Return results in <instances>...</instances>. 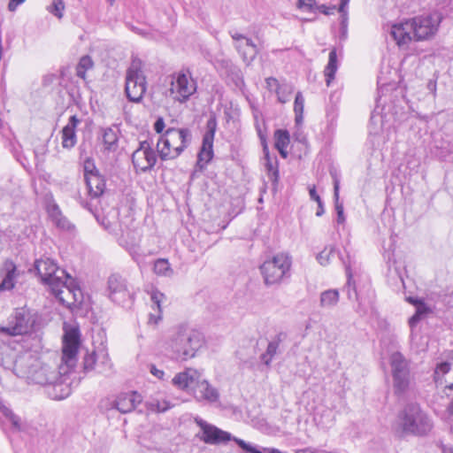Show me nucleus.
I'll return each instance as SVG.
<instances>
[{
  "instance_id": "nucleus-1",
  "label": "nucleus",
  "mask_w": 453,
  "mask_h": 453,
  "mask_svg": "<svg viewBox=\"0 0 453 453\" xmlns=\"http://www.w3.org/2000/svg\"><path fill=\"white\" fill-rule=\"evenodd\" d=\"M0 365L5 369H12L18 377L24 378L28 382L40 385L54 384L55 389L62 386L55 384L59 379L58 372L31 353L26 352L14 358V352L4 347L1 351Z\"/></svg>"
},
{
  "instance_id": "nucleus-2",
  "label": "nucleus",
  "mask_w": 453,
  "mask_h": 453,
  "mask_svg": "<svg viewBox=\"0 0 453 453\" xmlns=\"http://www.w3.org/2000/svg\"><path fill=\"white\" fill-rule=\"evenodd\" d=\"M441 22L439 14L418 16L391 26L390 35L398 46L407 45L412 40L425 41L437 32Z\"/></svg>"
},
{
  "instance_id": "nucleus-3",
  "label": "nucleus",
  "mask_w": 453,
  "mask_h": 453,
  "mask_svg": "<svg viewBox=\"0 0 453 453\" xmlns=\"http://www.w3.org/2000/svg\"><path fill=\"white\" fill-rule=\"evenodd\" d=\"M203 344L204 337L201 332L180 325L170 336L166 350L172 359L182 362L195 357Z\"/></svg>"
},
{
  "instance_id": "nucleus-4",
  "label": "nucleus",
  "mask_w": 453,
  "mask_h": 453,
  "mask_svg": "<svg viewBox=\"0 0 453 453\" xmlns=\"http://www.w3.org/2000/svg\"><path fill=\"white\" fill-rule=\"evenodd\" d=\"M173 384L180 389L192 393L198 402L213 403L219 397L218 390L202 378L200 372L193 368H187L177 373L173 379Z\"/></svg>"
},
{
  "instance_id": "nucleus-5",
  "label": "nucleus",
  "mask_w": 453,
  "mask_h": 453,
  "mask_svg": "<svg viewBox=\"0 0 453 453\" xmlns=\"http://www.w3.org/2000/svg\"><path fill=\"white\" fill-rule=\"evenodd\" d=\"M397 426L403 434L424 435L432 430L433 423L419 405L411 403L399 412Z\"/></svg>"
},
{
  "instance_id": "nucleus-6",
  "label": "nucleus",
  "mask_w": 453,
  "mask_h": 453,
  "mask_svg": "<svg viewBox=\"0 0 453 453\" xmlns=\"http://www.w3.org/2000/svg\"><path fill=\"white\" fill-rule=\"evenodd\" d=\"M195 422L200 427L202 432V434L199 436L200 439L207 444L218 445L234 440L237 445L246 452L262 453L260 450L257 449L243 440L233 437L230 433L224 431L214 425L209 424L201 418H196Z\"/></svg>"
},
{
  "instance_id": "nucleus-7",
  "label": "nucleus",
  "mask_w": 453,
  "mask_h": 453,
  "mask_svg": "<svg viewBox=\"0 0 453 453\" xmlns=\"http://www.w3.org/2000/svg\"><path fill=\"white\" fill-rule=\"evenodd\" d=\"M39 316L35 311L24 306L15 309L9 318L8 324L0 327V332L12 335H23L35 330Z\"/></svg>"
},
{
  "instance_id": "nucleus-8",
  "label": "nucleus",
  "mask_w": 453,
  "mask_h": 453,
  "mask_svg": "<svg viewBox=\"0 0 453 453\" xmlns=\"http://www.w3.org/2000/svg\"><path fill=\"white\" fill-rule=\"evenodd\" d=\"M291 257L287 253H278L263 263L260 271L266 286L280 284L289 276Z\"/></svg>"
},
{
  "instance_id": "nucleus-9",
  "label": "nucleus",
  "mask_w": 453,
  "mask_h": 453,
  "mask_svg": "<svg viewBox=\"0 0 453 453\" xmlns=\"http://www.w3.org/2000/svg\"><path fill=\"white\" fill-rule=\"evenodd\" d=\"M147 88L146 77L142 71V62L138 58L132 59L127 70L125 91L127 98L134 103L140 102Z\"/></svg>"
},
{
  "instance_id": "nucleus-10",
  "label": "nucleus",
  "mask_w": 453,
  "mask_h": 453,
  "mask_svg": "<svg viewBox=\"0 0 453 453\" xmlns=\"http://www.w3.org/2000/svg\"><path fill=\"white\" fill-rule=\"evenodd\" d=\"M196 91V82L188 72L180 71L171 77L170 96L180 103L187 102Z\"/></svg>"
},
{
  "instance_id": "nucleus-11",
  "label": "nucleus",
  "mask_w": 453,
  "mask_h": 453,
  "mask_svg": "<svg viewBox=\"0 0 453 453\" xmlns=\"http://www.w3.org/2000/svg\"><path fill=\"white\" fill-rule=\"evenodd\" d=\"M34 266L41 280L47 284L50 289L55 290L56 287L61 284V280L68 278V273L49 257L36 259Z\"/></svg>"
},
{
  "instance_id": "nucleus-12",
  "label": "nucleus",
  "mask_w": 453,
  "mask_h": 453,
  "mask_svg": "<svg viewBox=\"0 0 453 453\" xmlns=\"http://www.w3.org/2000/svg\"><path fill=\"white\" fill-rule=\"evenodd\" d=\"M393 376V388L395 395L404 394L410 386V371L407 360L400 352H394L390 357Z\"/></svg>"
},
{
  "instance_id": "nucleus-13",
  "label": "nucleus",
  "mask_w": 453,
  "mask_h": 453,
  "mask_svg": "<svg viewBox=\"0 0 453 453\" xmlns=\"http://www.w3.org/2000/svg\"><path fill=\"white\" fill-rule=\"evenodd\" d=\"M50 291L63 305L69 309L78 307L83 300L81 289L69 274L67 279L61 280L59 287Z\"/></svg>"
},
{
  "instance_id": "nucleus-14",
  "label": "nucleus",
  "mask_w": 453,
  "mask_h": 453,
  "mask_svg": "<svg viewBox=\"0 0 453 453\" xmlns=\"http://www.w3.org/2000/svg\"><path fill=\"white\" fill-rule=\"evenodd\" d=\"M157 157L150 141L140 142L133 152L132 162L136 172L147 173L156 165Z\"/></svg>"
},
{
  "instance_id": "nucleus-15",
  "label": "nucleus",
  "mask_w": 453,
  "mask_h": 453,
  "mask_svg": "<svg viewBox=\"0 0 453 453\" xmlns=\"http://www.w3.org/2000/svg\"><path fill=\"white\" fill-rule=\"evenodd\" d=\"M108 297L115 303L124 306L130 302L131 294L127 280L121 275L113 273L107 280Z\"/></svg>"
},
{
  "instance_id": "nucleus-16",
  "label": "nucleus",
  "mask_w": 453,
  "mask_h": 453,
  "mask_svg": "<svg viewBox=\"0 0 453 453\" xmlns=\"http://www.w3.org/2000/svg\"><path fill=\"white\" fill-rule=\"evenodd\" d=\"M216 128V119L214 118L209 119L206 123V131L203 137L202 147L197 158V164L201 168L206 165L213 157V141Z\"/></svg>"
},
{
  "instance_id": "nucleus-17",
  "label": "nucleus",
  "mask_w": 453,
  "mask_h": 453,
  "mask_svg": "<svg viewBox=\"0 0 453 453\" xmlns=\"http://www.w3.org/2000/svg\"><path fill=\"white\" fill-rule=\"evenodd\" d=\"M80 347V332L78 328H71L65 331L63 337L62 360L68 366L75 363Z\"/></svg>"
},
{
  "instance_id": "nucleus-18",
  "label": "nucleus",
  "mask_w": 453,
  "mask_h": 453,
  "mask_svg": "<svg viewBox=\"0 0 453 453\" xmlns=\"http://www.w3.org/2000/svg\"><path fill=\"white\" fill-rule=\"evenodd\" d=\"M167 145L172 144L173 154L179 157L191 142V132L188 128H168L165 133Z\"/></svg>"
},
{
  "instance_id": "nucleus-19",
  "label": "nucleus",
  "mask_w": 453,
  "mask_h": 453,
  "mask_svg": "<svg viewBox=\"0 0 453 453\" xmlns=\"http://www.w3.org/2000/svg\"><path fill=\"white\" fill-rule=\"evenodd\" d=\"M21 272L18 269L15 263L11 259H6L0 268V276L2 277L0 292L12 290Z\"/></svg>"
},
{
  "instance_id": "nucleus-20",
  "label": "nucleus",
  "mask_w": 453,
  "mask_h": 453,
  "mask_svg": "<svg viewBox=\"0 0 453 453\" xmlns=\"http://www.w3.org/2000/svg\"><path fill=\"white\" fill-rule=\"evenodd\" d=\"M287 332H278L269 340L265 351L260 355V361L265 365L270 366L274 357L283 351L282 344L287 341Z\"/></svg>"
},
{
  "instance_id": "nucleus-21",
  "label": "nucleus",
  "mask_w": 453,
  "mask_h": 453,
  "mask_svg": "<svg viewBox=\"0 0 453 453\" xmlns=\"http://www.w3.org/2000/svg\"><path fill=\"white\" fill-rule=\"evenodd\" d=\"M231 37L235 41L234 47L242 55L243 60L251 62L258 53L257 45L242 34L231 33Z\"/></svg>"
},
{
  "instance_id": "nucleus-22",
  "label": "nucleus",
  "mask_w": 453,
  "mask_h": 453,
  "mask_svg": "<svg viewBox=\"0 0 453 453\" xmlns=\"http://www.w3.org/2000/svg\"><path fill=\"white\" fill-rule=\"evenodd\" d=\"M434 379L438 386L445 385V388L453 389V371L450 364L448 362L438 364L434 369ZM448 411L453 415V401L449 405Z\"/></svg>"
},
{
  "instance_id": "nucleus-23",
  "label": "nucleus",
  "mask_w": 453,
  "mask_h": 453,
  "mask_svg": "<svg viewBox=\"0 0 453 453\" xmlns=\"http://www.w3.org/2000/svg\"><path fill=\"white\" fill-rule=\"evenodd\" d=\"M141 402L142 396L136 391L121 393L112 402V408L121 413H127L134 410Z\"/></svg>"
},
{
  "instance_id": "nucleus-24",
  "label": "nucleus",
  "mask_w": 453,
  "mask_h": 453,
  "mask_svg": "<svg viewBox=\"0 0 453 453\" xmlns=\"http://www.w3.org/2000/svg\"><path fill=\"white\" fill-rule=\"evenodd\" d=\"M47 212L53 224L59 229L64 231H72L74 226L69 219L63 215L59 206L55 201H50L47 204Z\"/></svg>"
},
{
  "instance_id": "nucleus-25",
  "label": "nucleus",
  "mask_w": 453,
  "mask_h": 453,
  "mask_svg": "<svg viewBox=\"0 0 453 453\" xmlns=\"http://www.w3.org/2000/svg\"><path fill=\"white\" fill-rule=\"evenodd\" d=\"M257 132H258L259 137L263 142V151H264L265 159V166L267 171L268 178L273 183H277L278 180H279L278 161H277L276 157L272 158L270 157L269 150L265 143V137L262 134L261 130L259 128H257Z\"/></svg>"
},
{
  "instance_id": "nucleus-26",
  "label": "nucleus",
  "mask_w": 453,
  "mask_h": 453,
  "mask_svg": "<svg viewBox=\"0 0 453 453\" xmlns=\"http://www.w3.org/2000/svg\"><path fill=\"white\" fill-rule=\"evenodd\" d=\"M79 119L75 115L70 117L66 126L62 129V146L65 149H72L77 142L76 127Z\"/></svg>"
},
{
  "instance_id": "nucleus-27",
  "label": "nucleus",
  "mask_w": 453,
  "mask_h": 453,
  "mask_svg": "<svg viewBox=\"0 0 453 453\" xmlns=\"http://www.w3.org/2000/svg\"><path fill=\"white\" fill-rule=\"evenodd\" d=\"M165 299V296L163 293L158 290H153L150 293V301H151V309L153 311L150 313L149 316V323L150 324H157L159 320L162 319V309L161 303Z\"/></svg>"
},
{
  "instance_id": "nucleus-28",
  "label": "nucleus",
  "mask_w": 453,
  "mask_h": 453,
  "mask_svg": "<svg viewBox=\"0 0 453 453\" xmlns=\"http://www.w3.org/2000/svg\"><path fill=\"white\" fill-rule=\"evenodd\" d=\"M118 216V212L112 210L108 215H103L100 217L96 215V220L104 226L109 233L118 235L123 233L121 226L115 220Z\"/></svg>"
},
{
  "instance_id": "nucleus-29",
  "label": "nucleus",
  "mask_w": 453,
  "mask_h": 453,
  "mask_svg": "<svg viewBox=\"0 0 453 453\" xmlns=\"http://www.w3.org/2000/svg\"><path fill=\"white\" fill-rule=\"evenodd\" d=\"M87 188L92 197H99L103 195L105 188L104 179L99 174H91L85 178Z\"/></svg>"
},
{
  "instance_id": "nucleus-30",
  "label": "nucleus",
  "mask_w": 453,
  "mask_h": 453,
  "mask_svg": "<svg viewBox=\"0 0 453 453\" xmlns=\"http://www.w3.org/2000/svg\"><path fill=\"white\" fill-rule=\"evenodd\" d=\"M168 138L165 134H162L157 143V151L162 161L173 160L178 157L177 154H173V146L167 145Z\"/></svg>"
},
{
  "instance_id": "nucleus-31",
  "label": "nucleus",
  "mask_w": 453,
  "mask_h": 453,
  "mask_svg": "<svg viewBox=\"0 0 453 453\" xmlns=\"http://www.w3.org/2000/svg\"><path fill=\"white\" fill-rule=\"evenodd\" d=\"M275 148L283 158L288 155V147L290 142V135L288 130L278 129L274 133Z\"/></svg>"
},
{
  "instance_id": "nucleus-32",
  "label": "nucleus",
  "mask_w": 453,
  "mask_h": 453,
  "mask_svg": "<svg viewBox=\"0 0 453 453\" xmlns=\"http://www.w3.org/2000/svg\"><path fill=\"white\" fill-rule=\"evenodd\" d=\"M337 69H338V65H337L336 50L333 49L329 52L328 63L324 71L325 76H326V86H330L332 81L334 79V75H335Z\"/></svg>"
},
{
  "instance_id": "nucleus-33",
  "label": "nucleus",
  "mask_w": 453,
  "mask_h": 453,
  "mask_svg": "<svg viewBox=\"0 0 453 453\" xmlns=\"http://www.w3.org/2000/svg\"><path fill=\"white\" fill-rule=\"evenodd\" d=\"M339 301V292L337 289H327L320 294L319 303L324 309L334 307Z\"/></svg>"
},
{
  "instance_id": "nucleus-34",
  "label": "nucleus",
  "mask_w": 453,
  "mask_h": 453,
  "mask_svg": "<svg viewBox=\"0 0 453 453\" xmlns=\"http://www.w3.org/2000/svg\"><path fill=\"white\" fill-rule=\"evenodd\" d=\"M119 140L118 129L116 127H107L103 131V142L105 148L109 150H115Z\"/></svg>"
},
{
  "instance_id": "nucleus-35",
  "label": "nucleus",
  "mask_w": 453,
  "mask_h": 453,
  "mask_svg": "<svg viewBox=\"0 0 453 453\" xmlns=\"http://www.w3.org/2000/svg\"><path fill=\"white\" fill-rule=\"evenodd\" d=\"M153 271L157 276L161 277H172L173 275V269L168 260L165 258H158L155 261Z\"/></svg>"
},
{
  "instance_id": "nucleus-36",
  "label": "nucleus",
  "mask_w": 453,
  "mask_h": 453,
  "mask_svg": "<svg viewBox=\"0 0 453 453\" xmlns=\"http://www.w3.org/2000/svg\"><path fill=\"white\" fill-rule=\"evenodd\" d=\"M342 263L345 267L346 275H347V285H346V291L348 295L349 299H358L357 290L355 287L351 285L352 280V272H351V262L349 260V257H348V261H345L342 259Z\"/></svg>"
},
{
  "instance_id": "nucleus-37",
  "label": "nucleus",
  "mask_w": 453,
  "mask_h": 453,
  "mask_svg": "<svg viewBox=\"0 0 453 453\" xmlns=\"http://www.w3.org/2000/svg\"><path fill=\"white\" fill-rule=\"evenodd\" d=\"M0 412L11 422L12 427L20 431L22 428L21 419L8 406L0 403Z\"/></svg>"
},
{
  "instance_id": "nucleus-38",
  "label": "nucleus",
  "mask_w": 453,
  "mask_h": 453,
  "mask_svg": "<svg viewBox=\"0 0 453 453\" xmlns=\"http://www.w3.org/2000/svg\"><path fill=\"white\" fill-rule=\"evenodd\" d=\"M339 189H340V181L338 179H334V198L335 201V210L337 213V223L342 224L345 221V217L343 213V205L339 203Z\"/></svg>"
},
{
  "instance_id": "nucleus-39",
  "label": "nucleus",
  "mask_w": 453,
  "mask_h": 453,
  "mask_svg": "<svg viewBox=\"0 0 453 453\" xmlns=\"http://www.w3.org/2000/svg\"><path fill=\"white\" fill-rule=\"evenodd\" d=\"M429 312H431V309L426 305V303L424 301L418 302L416 306V312L409 319L410 326L414 327L421 319L422 316Z\"/></svg>"
},
{
  "instance_id": "nucleus-40",
  "label": "nucleus",
  "mask_w": 453,
  "mask_h": 453,
  "mask_svg": "<svg viewBox=\"0 0 453 453\" xmlns=\"http://www.w3.org/2000/svg\"><path fill=\"white\" fill-rule=\"evenodd\" d=\"M112 365L108 354L104 350H100L99 359L96 365V372L98 373L107 374L111 371Z\"/></svg>"
},
{
  "instance_id": "nucleus-41",
  "label": "nucleus",
  "mask_w": 453,
  "mask_h": 453,
  "mask_svg": "<svg viewBox=\"0 0 453 453\" xmlns=\"http://www.w3.org/2000/svg\"><path fill=\"white\" fill-rule=\"evenodd\" d=\"M94 65L93 60L89 56H83L76 67V75L81 79L86 78V72L91 69Z\"/></svg>"
},
{
  "instance_id": "nucleus-42",
  "label": "nucleus",
  "mask_w": 453,
  "mask_h": 453,
  "mask_svg": "<svg viewBox=\"0 0 453 453\" xmlns=\"http://www.w3.org/2000/svg\"><path fill=\"white\" fill-rule=\"evenodd\" d=\"M304 107V98L301 92H297L294 103V111L296 113V123L301 125L303 123V112Z\"/></svg>"
},
{
  "instance_id": "nucleus-43",
  "label": "nucleus",
  "mask_w": 453,
  "mask_h": 453,
  "mask_svg": "<svg viewBox=\"0 0 453 453\" xmlns=\"http://www.w3.org/2000/svg\"><path fill=\"white\" fill-rule=\"evenodd\" d=\"M100 351L88 353L83 359V368L86 372L96 370V365L99 359Z\"/></svg>"
},
{
  "instance_id": "nucleus-44",
  "label": "nucleus",
  "mask_w": 453,
  "mask_h": 453,
  "mask_svg": "<svg viewBox=\"0 0 453 453\" xmlns=\"http://www.w3.org/2000/svg\"><path fill=\"white\" fill-rule=\"evenodd\" d=\"M293 92V88L288 83L280 84L279 89L276 91L278 100L281 104H285L290 99V96Z\"/></svg>"
},
{
  "instance_id": "nucleus-45",
  "label": "nucleus",
  "mask_w": 453,
  "mask_h": 453,
  "mask_svg": "<svg viewBox=\"0 0 453 453\" xmlns=\"http://www.w3.org/2000/svg\"><path fill=\"white\" fill-rule=\"evenodd\" d=\"M335 253V249L333 246L326 247L317 256V259L321 265H326L330 262L331 256Z\"/></svg>"
},
{
  "instance_id": "nucleus-46",
  "label": "nucleus",
  "mask_w": 453,
  "mask_h": 453,
  "mask_svg": "<svg viewBox=\"0 0 453 453\" xmlns=\"http://www.w3.org/2000/svg\"><path fill=\"white\" fill-rule=\"evenodd\" d=\"M64 9L65 4L63 0H53L51 4L48 7L49 12L58 19L63 17Z\"/></svg>"
},
{
  "instance_id": "nucleus-47",
  "label": "nucleus",
  "mask_w": 453,
  "mask_h": 453,
  "mask_svg": "<svg viewBox=\"0 0 453 453\" xmlns=\"http://www.w3.org/2000/svg\"><path fill=\"white\" fill-rule=\"evenodd\" d=\"M83 167H84V179L88 177V175L98 173L93 160L90 158H87L84 161Z\"/></svg>"
},
{
  "instance_id": "nucleus-48",
  "label": "nucleus",
  "mask_w": 453,
  "mask_h": 453,
  "mask_svg": "<svg viewBox=\"0 0 453 453\" xmlns=\"http://www.w3.org/2000/svg\"><path fill=\"white\" fill-rule=\"evenodd\" d=\"M265 83H266V88L270 90V91H274L276 93V91L279 89L280 86V83L279 82V81L273 77H269V78H266L265 79Z\"/></svg>"
},
{
  "instance_id": "nucleus-49",
  "label": "nucleus",
  "mask_w": 453,
  "mask_h": 453,
  "mask_svg": "<svg viewBox=\"0 0 453 453\" xmlns=\"http://www.w3.org/2000/svg\"><path fill=\"white\" fill-rule=\"evenodd\" d=\"M315 5V0H298V7L306 11H313Z\"/></svg>"
},
{
  "instance_id": "nucleus-50",
  "label": "nucleus",
  "mask_w": 453,
  "mask_h": 453,
  "mask_svg": "<svg viewBox=\"0 0 453 453\" xmlns=\"http://www.w3.org/2000/svg\"><path fill=\"white\" fill-rule=\"evenodd\" d=\"M35 157L37 162H42L43 161V156L46 153V146L44 144L36 147L34 150Z\"/></svg>"
},
{
  "instance_id": "nucleus-51",
  "label": "nucleus",
  "mask_w": 453,
  "mask_h": 453,
  "mask_svg": "<svg viewBox=\"0 0 453 453\" xmlns=\"http://www.w3.org/2000/svg\"><path fill=\"white\" fill-rule=\"evenodd\" d=\"M171 407L172 404L166 400L157 401L156 409L159 412H165L168 411Z\"/></svg>"
},
{
  "instance_id": "nucleus-52",
  "label": "nucleus",
  "mask_w": 453,
  "mask_h": 453,
  "mask_svg": "<svg viewBox=\"0 0 453 453\" xmlns=\"http://www.w3.org/2000/svg\"><path fill=\"white\" fill-rule=\"evenodd\" d=\"M150 372L157 379H163L165 372L163 370L158 369L155 365H150Z\"/></svg>"
},
{
  "instance_id": "nucleus-53",
  "label": "nucleus",
  "mask_w": 453,
  "mask_h": 453,
  "mask_svg": "<svg viewBox=\"0 0 453 453\" xmlns=\"http://www.w3.org/2000/svg\"><path fill=\"white\" fill-rule=\"evenodd\" d=\"M165 128V121L162 118H158L154 124V130L157 134H161Z\"/></svg>"
},
{
  "instance_id": "nucleus-54",
  "label": "nucleus",
  "mask_w": 453,
  "mask_h": 453,
  "mask_svg": "<svg viewBox=\"0 0 453 453\" xmlns=\"http://www.w3.org/2000/svg\"><path fill=\"white\" fill-rule=\"evenodd\" d=\"M26 0H10L8 9L11 12H14L19 5L23 4Z\"/></svg>"
},
{
  "instance_id": "nucleus-55",
  "label": "nucleus",
  "mask_w": 453,
  "mask_h": 453,
  "mask_svg": "<svg viewBox=\"0 0 453 453\" xmlns=\"http://www.w3.org/2000/svg\"><path fill=\"white\" fill-rule=\"evenodd\" d=\"M309 193H310L311 199L316 201L318 203H320L321 199H320L319 196L317 194L315 187L310 188Z\"/></svg>"
},
{
  "instance_id": "nucleus-56",
  "label": "nucleus",
  "mask_w": 453,
  "mask_h": 453,
  "mask_svg": "<svg viewBox=\"0 0 453 453\" xmlns=\"http://www.w3.org/2000/svg\"><path fill=\"white\" fill-rule=\"evenodd\" d=\"M316 9L319 10L320 12H322V13H324L326 15H328V14L331 13L330 10L334 9V7L329 8V7H327L325 4H321V5L317 6Z\"/></svg>"
},
{
  "instance_id": "nucleus-57",
  "label": "nucleus",
  "mask_w": 453,
  "mask_h": 453,
  "mask_svg": "<svg viewBox=\"0 0 453 453\" xmlns=\"http://www.w3.org/2000/svg\"><path fill=\"white\" fill-rule=\"evenodd\" d=\"M342 14V22H341V25H342V28L343 30V33H346V29H347V13H346V11L344 10V12H341Z\"/></svg>"
},
{
  "instance_id": "nucleus-58",
  "label": "nucleus",
  "mask_w": 453,
  "mask_h": 453,
  "mask_svg": "<svg viewBox=\"0 0 453 453\" xmlns=\"http://www.w3.org/2000/svg\"><path fill=\"white\" fill-rule=\"evenodd\" d=\"M296 453H320V452H318L315 449H313L311 447H308V448L299 449L296 451Z\"/></svg>"
},
{
  "instance_id": "nucleus-59",
  "label": "nucleus",
  "mask_w": 453,
  "mask_h": 453,
  "mask_svg": "<svg viewBox=\"0 0 453 453\" xmlns=\"http://www.w3.org/2000/svg\"><path fill=\"white\" fill-rule=\"evenodd\" d=\"M325 211H324V207H323V203L322 201L320 200V203H318V211L316 212V215L318 217H320L324 214Z\"/></svg>"
},
{
  "instance_id": "nucleus-60",
  "label": "nucleus",
  "mask_w": 453,
  "mask_h": 453,
  "mask_svg": "<svg viewBox=\"0 0 453 453\" xmlns=\"http://www.w3.org/2000/svg\"><path fill=\"white\" fill-rule=\"evenodd\" d=\"M349 3V0H341V4L339 7L340 12H344V9L347 7L348 4Z\"/></svg>"
},
{
  "instance_id": "nucleus-61",
  "label": "nucleus",
  "mask_w": 453,
  "mask_h": 453,
  "mask_svg": "<svg viewBox=\"0 0 453 453\" xmlns=\"http://www.w3.org/2000/svg\"><path fill=\"white\" fill-rule=\"evenodd\" d=\"M408 302L411 303V304L415 305V307L417 306V303L418 302H421L422 300L418 299V298H415V297H408Z\"/></svg>"
},
{
  "instance_id": "nucleus-62",
  "label": "nucleus",
  "mask_w": 453,
  "mask_h": 453,
  "mask_svg": "<svg viewBox=\"0 0 453 453\" xmlns=\"http://www.w3.org/2000/svg\"><path fill=\"white\" fill-rule=\"evenodd\" d=\"M265 450L268 452V453H286V452H282L277 449H265Z\"/></svg>"
},
{
  "instance_id": "nucleus-63",
  "label": "nucleus",
  "mask_w": 453,
  "mask_h": 453,
  "mask_svg": "<svg viewBox=\"0 0 453 453\" xmlns=\"http://www.w3.org/2000/svg\"><path fill=\"white\" fill-rule=\"evenodd\" d=\"M129 252L135 261L139 260V255L136 253V251L129 250Z\"/></svg>"
},
{
  "instance_id": "nucleus-64",
  "label": "nucleus",
  "mask_w": 453,
  "mask_h": 453,
  "mask_svg": "<svg viewBox=\"0 0 453 453\" xmlns=\"http://www.w3.org/2000/svg\"><path fill=\"white\" fill-rule=\"evenodd\" d=\"M443 453H453V448H451V447L444 448L443 449Z\"/></svg>"
}]
</instances>
